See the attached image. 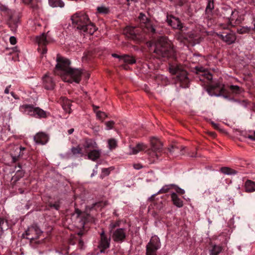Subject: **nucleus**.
I'll list each match as a JSON object with an SVG mask.
<instances>
[{
	"mask_svg": "<svg viewBox=\"0 0 255 255\" xmlns=\"http://www.w3.org/2000/svg\"><path fill=\"white\" fill-rule=\"evenodd\" d=\"M56 61L57 64L54 72L59 75L63 81L68 83L80 82L82 74L81 70L72 69L70 67V62L66 58L57 57Z\"/></svg>",
	"mask_w": 255,
	"mask_h": 255,
	"instance_id": "nucleus-1",
	"label": "nucleus"
},
{
	"mask_svg": "<svg viewBox=\"0 0 255 255\" xmlns=\"http://www.w3.org/2000/svg\"><path fill=\"white\" fill-rule=\"evenodd\" d=\"M148 46L153 47V52L157 58L174 56L175 51L172 44L165 37H159L154 44L149 43Z\"/></svg>",
	"mask_w": 255,
	"mask_h": 255,
	"instance_id": "nucleus-2",
	"label": "nucleus"
},
{
	"mask_svg": "<svg viewBox=\"0 0 255 255\" xmlns=\"http://www.w3.org/2000/svg\"><path fill=\"white\" fill-rule=\"evenodd\" d=\"M196 69L200 81L202 82L205 85L209 87L207 92L210 95L219 96L221 94L225 93V90L224 86L220 87L218 84H216L215 86L211 85L213 76L207 70L202 67H197Z\"/></svg>",
	"mask_w": 255,
	"mask_h": 255,
	"instance_id": "nucleus-3",
	"label": "nucleus"
},
{
	"mask_svg": "<svg viewBox=\"0 0 255 255\" xmlns=\"http://www.w3.org/2000/svg\"><path fill=\"white\" fill-rule=\"evenodd\" d=\"M20 109L24 114L38 118H46L48 114L42 109L31 105H23L20 106Z\"/></svg>",
	"mask_w": 255,
	"mask_h": 255,
	"instance_id": "nucleus-4",
	"label": "nucleus"
},
{
	"mask_svg": "<svg viewBox=\"0 0 255 255\" xmlns=\"http://www.w3.org/2000/svg\"><path fill=\"white\" fill-rule=\"evenodd\" d=\"M219 26L220 29L226 30V31L217 33L218 36L229 45L234 43L236 40V36L233 31L229 29V26L221 23Z\"/></svg>",
	"mask_w": 255,
	"mask_h": 255,
	"instance_id": "nucleus-5",
	"label": "nucleus"
},
{
	"mask_svg": "<svg viewBox=\"0 0 255 255\" xmlns=\"http://www.w3.org/2000/svg\"><path fill=\"white\" fill-rule=\"evenodd\" d=\"M169 70L171 74L176 75L178 80L185 82L188 81L186 70L181 65L177 64L170 65Z\"/></svg>",
	"mask_w": 255,
	"mask_h": 255,
	"instance_id": "nucleus-6",
	"label": "nucleus"
},
{
	"mask_svg": "<svg viewBox=\"0 0 255 255\" xmlns=\"http://www.w3.org/2000/svg\"><path fill=\"white\" fill-rule=\"evenodd\" d=\"M151 148L146 151L148 154L151 157H158L159 153L162 149V144L161 142L155 137H152L150 139Z\"/></svg>",
	"mask_w": 255,
	"mask_h": 255,
	"instance_id": "nucleus-7",
	"label": "nucleus"
},
{
	"mask_svg": "<svg viewBox=\"0 0 255 255\" xmlns=\"http://www.w3.org/2000/svg\"><path fill=\"white\" fill-rule=\"evenodd\" d=\"M160 242L157 236L152 237L146 247V255H157V251L160 248Z\"/></svg>",
	"mask_w": 255,
	"mask_h": 255,
	"instance_id": "nucleus-8",
	"label": "nucleus"
},
{
	"mask_svg": "<svg viewBox=\"0 0 255 255\" xmlns=\"http://www.w3.org/2000/svg\"><path fill=\"white\" fill-rule=\"evenodd\" d=\"M125 34L128 38L135 41L137 42L142 41L144 37L139 34L138 30L131 26H127L124 29Z\"/></svg>",
	"mask_w": 255,
	"mask_h": 255,
	"instance_id": "nucleus-9",
	"label": "nucleus"
},
{
	"mask_svg": "<svg viewBox=\"0 0 255 255\" xmlns=\"http://www.w3.org/2000/svg\"><path fill=\"white\" fill-rule=\"evenodd\" d=\"M72 23L77 25V28L79 29V27L84 26L86 23L89 22V19L88 15L85 13L80 12L76 13L71 16Z\"/></svg>",
	"mask_w": 255,
	"mask_h": 255,
	"instance_id": "nucleus-10",
	"label": "nucleus"
},
{
	"mask_svg": "<svg viewBox=\"0 0 255 255\" xmlns=\"http://www.w3.org/2000/svg\"><path fill=\"white\" fill-rule=\"evenodd\" d=\"M42 233V232L36 224H33L28 228L25 231L26 239L31 241L34 240L39 238Z\"/></svg>",
	"mask_w": 255,
	"mask_h": 255,
	"instance_id": "nucleus-11",
	"label": "nucleus"
},
{
	"mask_svg": "<svg viewBox=\"0 0 255 255\" xmlns=\"http://www.w3.org/2000/svg\"><path fill=\"white\" fill-rule=\"evenodd\" d=\"M138 18L140 22L144 24V25H142V27L145 32H155V28L145 14L140 13Z\"/></svg>",
	"mask_w": 255,
	"mask_h": 255,
	"instance_id": "nucleus-12",
	"label": "nucleus"
},
{
	"mask_svg": "<svg viewBox=\"0 0 255 255\" xmlns=\"http://www.w3.org/2000/svg\"><path fill=\"white\" fill-rule=\"evenodd\" d=\"M110 238L108 237L104 231H102L100 234V240L98 244L101 253H104L105 250L110 247Z\"/></svg>",
	"mask_w": 255,
	"mask_h": 255,
	"instance_id": "nucleus-13",
	"label": "nucleus"
},
{
	"mask_svg": "<svg viewBox=\"0 0 255 255\" xmlns=\"http://www.w3.org/2000/svg\"><path fill=\"white\" fill-rule=\"evenodd\" d=\"M37 43L39 45L38 51L42 55H44L47 52V49L44 47L47 43L48 41L46 39V36L44 33H42L36 38Z\"/></svg>",
	"mask_w": 255,
	"mask_h": 255,
	"instance_id": "nucleus-14",
	"label": "nucleus"
},
{
	"mask_svg": "<svg viewBox=\"0 0 255 255\" xmlns=\"http://www.w3.org/2000/svg\"><path fill=\"white\" fill-rule=\"evenodd\" d=\"M126 237L125 230L123 228L117 229L113 233L112 238L114 241L117 242H123Z\"/></svg>",
	"mask_w": 255,
	"mask_h": 255,
	"instance_id": "nucleus-15",
	"label": "nucleus"
},
{
	"mask_svg": "<svg viewBox=\"0 0 255 255\" xmlns=\"http://www.w3.org/2000/svg\"><path fill=\"white\" fill-rule=\"evenodd\" d=\"M167 22L169 25L174 29H181L183 27L179 18L172 15L167 16Z\"/></svg>",
	"mask_w": 255,
	"mask_h": 255,
	"instance_id": "nucleus-16",
	"label": "nucleus"
},
{
	"mask_svg": "<svg viewBox=\"0 0 255 255\" xmlns=\"http://www.w3.org/2000/svg\"><path fill=\"white\" fill-rule=\"evenodd\" d=\"M49 139L47 134L43 132H39L34 136V140L37 144L44 145L46 144Z\"/></svg>",
	"mask_w": 255,
	"mask_h": 255,
	"instance_id": "nucleus-17",
	"label": "nucleus"
},
{
	"mask_svg": "<svg viewBox=\"0 0 255 255\" xmlns=\"http://www.w3.org/2000/svg\"><path fill=\"white\" fill-rule=\"evenodd\" d=\"M43 86L47 90H52L54 88L55 83L52 77L45 75L42 78Z\"/></svg>",
	"mask_w": 255,
	"mask_h": 255,
	"instance_id": "nucleus-18",
	"label": "nucleus"
},
{
	"mask_svg": "<svg viewBox=\"0 0 255 255\" xmlns=\"http://www.w3.org/2000/svg\"><path fill=\"white\" fill-rule=\"evenodd\" d=\"M88 212V210L85 212L81 211L79 208H75V212L73 215L76 216L77 218H80L82 221L85 222L89 221L90 220V215Z\"/></svg>",
	"mask_w": 255,
	"mask_h": 255,
	"instance_id": "nucleus-19",
	"label": "nucleus"
},
{
	"mask_svg": "<svg viewBox=\"0 0 255 255\" xmlns=\"http://www.w3.org/2000/svg\"><path fill=\"white\" fill-rule=\"evenodd\" d=\"M147 148V145L143 143H138L135 146H129V153L130 154H136L140 151Z\"/></svg>",
	"mask_w": 255,
	"mask_h": 255,
	"instance_id": "nucleus-20",
	"label": "nucleus"
},
{
	"mask_svg": "<svg viewBox=\"0 0 255 255\" xmlns=\"http://www.w3.org/2000/svg\"><path fill=\"white\" fill-rule=\"evenodd\" d=\"M157 195L156 193L154 194L149 198L148 201L151 203L150 206L161 207L163 205L164 201L161 197L160 198H156V196Z\"/></svg>",
	"mask_w": 255,
	"mask_h": 255,
	"instance_id": "nucleus-21",
	"label": "nucleus"
},
{
	"mask_svg": "<svg viewBox=\"0 0 255 255\" xmlns=\"http://www.w3.org/2000/svg\"><path fill=\"white\" fill-rule=\"evenodd\" d=\"M79 29L82 30L85 32L92 35L96 30V26L93 23H91L89 21V22L86 23L82 27H79Z\"/></svg>",
	"mask_w": 255,
	"mask_h": 255,
	"instance_id": "nucleus-22",
	"label": "nucleus"
},
{
	"mask_svg": "<svg viewBox=\"0 0 255 255\" xmlns=\"http://www.w3.org/2000/svg\"><path fill=\"white\" fill-rule=\"evenodd\" d=\"M230 12L231 13V15L230 17L229 18L228 24H226V25H233V21L234 24H239L240 22V20L238 19V11L235 10H232V9H230Z\"/></svg>",
	"mask_w": 255,
	"mask_h": 255,
	"instance_id": "nucleus-23",
	"label": "nucleus"
},
{
	"mask_svg": "<svg viewBox=\"0 0 255 255\" xmlns=\"http://www.w3.org/2000/svg\"><path fill=\"white\" fill-rule=\"evenodd\" d=\"M101 154V150L98 147L97 148L91 150L88 153V157L89 159L95 161L100 157Z\"/></svg>",
	"mask_w": 255,
	"mask_h": 255,
	"instance_id": "nucleus-24",
	"label": "nucleus"
},
{
	"mask_svg": "<svg viewBox=\"0 0 255 255\" xmlns=\"http://www.w3.org/2000/svg\"><path fill=\"white\" fill-rule=\"evenodd\" d=\"M85 148L91 150L97 148L98 146L96 142L92 139H86L83 144Z\"/></svg>",
	"mask_w": 255,
	"mask_h": 255,
	"instance_id": "nucleus-25",
	"label": "nucleus"
},
{
	"mask_svg": "<svg viewBox=\"0 0 255 255\" xmlns=\"http://www.w3.org/2000/svg\"><path fill=\"white\" fill-rule=\"evenodd\" d=\"M171 198L173 204L177 207H182V201L179 198L176 193L173 192L171 194Z\"/></svg>",
	"mask_w": 255,
	"mask_h": 255,
	"instance_id": "nucleus-26",
	"label": "nucleus"
},
{
	"mask_svg": "<svg viewBox=\"0 0 255 255\" xmlns=\"http://www.w3.org/2000/svg\"><path fill=\"white\" fill-rule=\"evenodd\" d=\"M62 107L63 109L66 112L68 113H70L71 112V102L68 100L67 98L65 97H62Z\"/></svg>",
	"mask_w": 255,
	"mask_h": 255,
	"instance_id": "nucleus-27",
	"label": "nucleus"
},
{
	"mask_svg": "<svg viewBox=\"0 0 255 255\" xmlns=\"http://www.w3.org/2000/svg\"><path fill=\"white\" fill-rule=\"evenodd\" d=\"M245 190L248 192H252L255 191V183L251 180H248L245 183Z\"/></svg>",
	"mask_w": 255,
	"mask_h": 255,
	"instance_id": "nucleus-28",
	"label": "nucleus"
},
{
	"mask_svg": "<svg viewBox=\"0 0 255 255\" xmlns=\"http://www.w3.org/2000/svg\"><path fill=\"white\" fill-rule=\"evenodd\" d=\"M14 148L15 150L17 151V154H13V155H12V159L14 162H15L17 160L19 157L23 155V154L21 153V151L24 150L25 148V147L22 146H20L19 147H18V146H15L14 147ZM11 154H13L11 153Z\"/></svg>",
	"mask_w": 255,
	"mask_h": 255,
	"instance_id": "nucleus-29",
	"label": "nucleus"
},
{
	"mask_svg": "<svg viewBox=\"0 0 255 255\" xmlns=\"http://www.w3.org/2000/svg\"><path fill=\"white\" fill-rule=\"evenodd\" d=\"M222 250L221 246L214 245L212 246V248L209 250L210 255H218Z\"/></svg>",
	"mask_w": 255,
	"mask_h": 255,
	"instance_id": "nucleus-30",
	"label": "nucleus"
},
{
	"mask_svg": "<svg viewBox=\"0 0 255 255\" xmlns=\"http://www.w3.org/2000/svg\"><path fill=\"white\" fill-rule=\"evenodd\" d=\"M121 61H123L128 64H133L135 63V59L128 55H122Z\"/></svg>",
	"mask_w": 255,
	"mask_h": 255,
	"instance_id": "nucleus-31",
	"label": "nucleus"
},
{
	"mask_svg": "<svg viewBox=\"0 0 255 255\" xmlns=\"http://www.w3.org/2000/svg\"><path fill=\"white\" fill-rule=\"evenodd\" d=\"M49 3L52 7H63L64 6V3L61 0H49Z\"/></svg>",
	"mask_w": 255,
	"mask_h": 255,
	"instance_id": "nucleus-32",
	"label": "nucleus"
},
{
	"mask_svg": "<svg viewBox=\"0 0 255 255\" xmlns=\"http://www.w3.org/2000/svg\"><path fill=\"white\" fill-rule=\"evenodd\" d=\"M189 41L195 44L199 42L198 36L195 33V32L192 31L188 33Z\"/></svg>",
	"mask_w": 255,
	"mask_h": 255,
	"instance_id": "nucleus-33",
	"label": "nucleus"
},
{
	"mask_svg": "<svg viewBox=\"0 0 255 255\" xmlns=\"http://www.w3.org/2000/svg\"><path fill=\"white\" fill-rule=\"evenodd\" d=\"M71 151L74 155H80L81 156H82L84 155L82 152V149L79 145L76 147H72L71 148Z\"/></svg>",
	"mask_w": 255,
	"mask_h": 255,
	"instance_id": "nucleus-34",
	"label": "nucleus"
},
{
	"mask_svg": "<svg viewBox=\"0 0 255 255\" xmlns=\"http://www.w3.org/2000/svg\"><path fill=\"white\" fill-rule=\"evenodd\" d=\"M175 186V185L174 184H169V185H165L164 186L162 187V188L158 191V192L156 193L157 194H162V193H166L169 191L170 189Z\"/></svg>",
	"mask_w": 255,
	"mask_h": 255,
	"instance_id": "nucleus-35",
	"label": "nucleus"
},
{
	"mask_svg": "<svg viewBox=\"0 0 255 255\" xmlns=\"http://www.w3.org/2000/svg\"><path fill=\"white\" fill-rule=\"evenodd\" d=\"M252 30V28L249 26H243L237 29V32L239 34H245L249 33Z\"/></svg>",
	"mask_w": 255,
	"mask_h": 255,
	"instance_id": "nucleus-36",
	"label": "nucleus"
},
{
	"mask_svg": "<svg viewBox=\"0 0 255 255\" xmlns=\"http://www.w3.org/2000/svg\"><path fill=\"white\" fill-rule=\"evenodd\" d=\"M108 147L110 150L115 148L117 146V141L114 138H110L108 140Z\"/></svg>",
	"mask_w": 255,
	"mask_h": 255,
	"instance_id": "nucleus-37",
	"label": "nucleus"
},
{
	"mask_svg": "<svg viewBox=\"0 0 255 255\" xmlns=\"http://www.w3.org/2000/svg\"><path fill=\"white\" fill-rule=\"evenodd\" d=\"M109 205V204L106 199H103L101 201L96 202L94 204V206H97V207H103Z\"/></svg>",
	"mask_w": 255,
	"mask_h": 255,
	"instance_id": "nucleus-38",
	"label": "nucleus"
},
{
	"mask_svg": "<svg viewBox=\"0 0 255 255\" xmlns=\"http://www.w3.org/2000/svg\"><path fill=\"white\" fill-rule=\"evenodd\" d=\"M17 22H18V19L14 20L13 19V17H11L10 18V19L9 20L8 23H9V26L11 27V28L12 30H14L16 28V27L17 26Z\"/></svg>",
	"mask_w": 255,
	"mask_h": 255,
	"instance_id": "nucleus-39",
	"label": "nucleus"
},
{
	"mask_svg": "<svg viewBox=\"0 0 255 255\" xmlns=\"http://www.w3.org/2000/svg\"><path fill=\"white\" fill-rule=\"evenodd\" d=\"M98 12L101 14H107L109 12V9L104 6H101L97 7Z\"/></svg>",
	"mask_w": 255,
	"mask_h": 255,
	"instance_id": "nucleus-40",
	"label": "nucleus"
},
{
	"mask_svg": "<svg viewBox=\"0 0 255 255\" xmlns=\"http://www.w3.org/2000/svg\"><path fill=\"white\" fill-rule=\"evenodd\" d=\"M214 8V3L213 0H209L206 9V13H208Z\"/></svg>",
	"mask_w": 255,
	"mask_h": 255,
	"instance_id": "nucleus-41",
	"label": "nucleus"
},
{
	"mask_svg": "<svg viewBox=\"0 0 255 255\" xmlns=\"http://www.w3.org/2000/svg\"><path fill=\"white\" fill-rule=\"evenodd\" d=\"M221 171L222 173L228 175L232 174L234 173L233 170H232L231 168L227 167H222L221 168Z\"/></svg>",
	"mask_w": 255,
	"mask_h": 255,
	"instance_id": "nucleus-42",
	"label": "nucleus"
},
{
	"mask_svg": "<svg viewBox=\"0 0 255 255\" xmlns=\"http://www.w3.org/2000/svg\"><path fill=\"white\" fill-rule=\"evenodd\" d=\"M230 90L235 94H238L241 92V88L238 86L231 85L230 87Z\"/></svg>",
	"mask_w": 255,
	"mask_h": 255,
	"instance_id": "nucleus-43",
	"label": "nucleus"
},
{
	"mask_svg": "<svg viewBox=\"0 0 255 255\" xmlns=\"http://www.w3.org/2000/svg\"><path fill=\"white\" fill-rule=\"evenodd\" d=\"M120 223L121 222L119 221L111 222V224H110V226H109L110 231L112 232V231L113 229H114L115 228H116L117 227H119L120 225Z\"/></svg>",
	"mask_w": 255,
	"mask_h": 255,
	"instance_id": "nucleus-44",
	"label": "nucleus"
},
{
	"mask_svg": "<svg viewBox=\"0 0 255 255\" xmlns=\"http://www.w3.org/2000/svg\"><path fill=\"white\" fill-rule=\"evenodd\" d=\"M97 117L100 120L103 121L107 117V115L105 113L98 111L96 113Z\"/></svg>",
	"mask_w": 255,
	"mask_h": 255,
	"instance_id": "nucleus-45",
	"label": "nucleus"
},
{
	"mask_svg": "<svg viewBox=\"0 0 255 255\" xmlns=\"http://www.w3.org/2000/svg\"><path fill=\"white\" fill-rule=\"evenodd\" d=\"M115 125V122L113 121H110L107 122H106L105 125L106 126V129L107 130H110L113 128L114 126Z\"/></svg>",
	"mask_w": 255,
	"mask_h": 255,
	"instance_id": "nucleus-46",
	"label": "nucleus"
},
{
	"mask_svg": "<svg viewBox=\"0 0 255 255\" xmlns=\"http://www.w3.org/2000/svg\"><path fill=\"white\" fill-rule=\"evenodd\" d=\"M4 224H6L5 219L3 218H0V229L1 230H3L6 228V226L4 227Z\"/></svg>",
	"mask_w": 255,
	"mask_h": 255,
	"instance_id": "nucleus-47",
	"label": "nucleus"
},
{
	"mask_svg": "<svg viewBox=\"0 0 255 255\" xmlns=\"http://www.w3.org/2000/svg\"><path fill=\"white\" fill-rule=\"evenodd\" d=\"M22 1L25 4L29 5L31 7L35 6V5L33 4V2H37V0H22Z\"/></svg>",
	"mask_w": 255,
	"mask_h": 255,
	"instance_id": "nucleus-48",
	"label": "nucleus"
},
{
	"mask_svg": "<svg viewBox=\"0 0 255 255\" xmlns=\"http://www.w3.org/2000/svg\"><path fill=\"white\" fill-rule=\"evenodd\" d=\"M174 187L175 188L176 192L177 193L181 195L184 194L185 193V191L183 189L179 188V187L175 185V186H174Z\"/></svg>",
	"mask_w": 255,
	"mask_h": 255,
	"instance_id": "nucleus-49",
	"label": "nucleus"
},
{
	"mask_svg": "<svg viewBox=\"0 0 255 255\" xmlns=\"http://www.w3.org/2000/svg\"><path fill=\"white\" fill-rule=\"evenodd\" d=\"M16 39L14 36H11L9 38V42L12 45H14L16 43Z\"/></svg>",
	"mask_w": 255,
	"mask_h": 255,
	"instance_id": "nucleus-50",
	"label": "nucleus"
},
{
	"mask_svg": "<svg viewBox=\"0 0 255 255\" xmlns=\"http://www.w3.org/2000/svg\"><path fill=\"white\" fill-rule=\"evenodd\" d=\"M247 137L250 139L252 140H255V131L254 132L253 134L248 135Z\"/></svg>",
	"mask_w": 255,
	"mask_h": 255,
	"instance_id": "nucleus-51",
	"label": "nucleus"
},
{
	"mask_svg": "<svg viewBox=\"0 0 255 255\" xmlns=\"http://www.w3.org/2000/svg\"><path fill=\"white\" fill-rule=\"evenodd\" d=\"M102 173L105 175H108L110 174V171L108 168H104L102 169Z\"/></svg>",
	"mask_w": 255,
	"mask_h": 255,
	"instance_id": "nucleus-52",
	"label": "nucleus"
},
{
	"mask_svg": "<svg viewBox=\"0 0 255 255\" xmlns=\"http://www.w3.org/2000/svg\"><path fill=\"white\" fill-rule=\"evenodd\" d=\"M112 55L113 57L119 58L120 61H121L122 55H119L115 53L112 54Z\"/></svg>",
	"mask_w": 255,
	"mask_h": 255,
	"instance_id": "nucleus-53",
	"label": "nucleus"
},
{
	"mask_svg": "<svg viewBox=\"0 0 255 255\" xmlns=\"http://www.w3.org/2000/svg\"><path fill=\"white\" fill-rule=\"evenodd\" d=\"M133 167L136 169H139L142 168V166L140 164H135L133 165Z\"/></svg>",
	"mask_w": 255,
	"mask_h": 255,
	"instance_id": "nucleus-54",
	"label": "nucleus"
},
{
	"mask_svg": "<svg viewBox=\"0 0 255 255\" xmlns=\"http://www.w3.org/2000/svg\"><path fill=\"white\" fill-rule=\"evenodd\" d=\"M211 124L214 127V128L216 129H219V125L218 124L214 123V122H212Z\"/></svg>",
	"mask_w": 255,
	"mask_h": 255,
	"instance_id": "nucleus-55",
	"label": "nucleus"
},
{
	"mask_svg": "<svg viewBox=\"0 0 255 255\" xmlns=\"http://www.w3.org/2000/svg\"><path fill=\"white\" fill-rule=\"evenodd\" d=\"M10 86H11L10 85H9L8 86L6 87V88L4 90L5 94H7L9 93V88H10Z\"/></svg>",
	"mask_w": 255,
	"mask_h": 255,
	"instance_id": "nucleus-56",
	"label": "nucleus"
},
{
	"mask_svg": "<svg viewBox=\"0 0 255 255\" xmlns=\"http://www.w3.org/2000/svg\"><path fill=\"white\" fill-rule=\"evenodd\" d=\"M39 2V0H37V2H33V4H34L35 5L34 7H32L33 8H36L38 6V3Z\"/></svg>",
	"mask_w": 255,
	"mask_h": 255,
	"instance_id": "nucleus-57",
	"label": "nucleus"
},
{
	"mask_svg": "<svg viewBox=\"0 0 255 255\" xmlns=\"http://www.w3.org/2000/svg\"><path fill=\"white\" fill-rule=\"evenodd\" d=\"M74 130V128H71V129H69L68 130V134H72Z\"/></svg>",
	"mask_w": 255,
	"mask_h": 255,
	"instance_id": "nucleus-58",
	"label": "nucleus"
},
{
	"mask_svg": "<svg viewBox=\"0 0 255 255\" xmlns=\"http://www.w3.org/2000/svg\"><path fill=\"white\" fill-rule=\"evenodd\" d=\"M10 94H11V96H12L14 99H18V98L17 97V96H16V95L14 94V93L13 92H11V93H10Z\"/></svg>",
	"mask_w": 255,
	"mask_h": 255,
	"instance_id": "nucleus-59",
	"label": "nucleus"
},
{
	"mask_svg": "<svg viewBox=\"0 0 255 255\" xmlns=\"http://www.w3.org/2000/svg\"><path fill=\"white\" fill-rule=\"evenodd\" d=\"M252 23L254 25V28H253V29L255 31V17H254L253 18V21H252Z\"/></svg>",
	"mask_w": 255,
	"mask_h": 255,
	"instance_id": "nucleus-60",
	"label": "nucleus"
},
{
	"mask_svg": "<svg viewBox=\"0 0 255 255\" xmlns=\"http://www.w3.org/2000/svg\"><path fill=\"white\" fill-rule=\"evenodd\" d=\"M204 194H210V191L209 189L207 190H206L204 192Z\"/></svg>",
	"mask_w": 255,
	"mask_h": 255,
	"instance_id": "nucleus-61",
	"label": "nucleus"
},
{
	"mask_svg": "<svg viewBox=\"0 0 255 255\" xmlns=\"http://www.w3.org/2000/svg\"><path fill=\"white\" fill-rule=\"evenodd\" d=\"M78 235L79 236H81L82 235H83V232H82V231H80L79 232H78Z\"/></svg>",
	"mask_w": 255,
	"mask_h": 255,
	"instance_id": "nucleus-62",
	"label": "nucleus"
},
{
	"mask_svg": "<svg viewBox=\"0 0 255 255\" xmlns=\"http://www.w3.org/2000/svg\"><path fill=\"white\" fill-rule=\"evenodd\" d=\"M95 173H97V172L95 171V170H94L93 173L92 174L91 176L92 177L93 176H94V174H95Z\"/></svg>",
	"mask_w": 255,
	"mask_h": 255,
	"instance_id": "nucleus-63",
	"label": "nucleus"
},
{
	"mask_svg": "<svg viewBox=\"0 0 255 255\" xmlns=\"http://www.w3.org/2000/svg\"><path fill=\"white\" fill-rule=\"evenodd\" d=\"M211 135L212 136H215V133L214 132H211Z\"/></svg>",
	"mask_w": 255,
	"mask_h": 255,
	"instance_id": "nucleus-64",
	"label": "nucleus"
}]
</instances>
